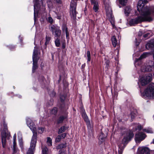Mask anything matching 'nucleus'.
I'll return each mask as SVG.
<instances>
[{"label":"nucleus","instance_id":"20","mask_svg":"<svg viewBox=\"0 0 154 154\" xmlns=\"http://www.w3.org/2000/svg\"><path fill=\"white\" fill-rule=\"evenodd\" d=\"M68 128V127H65L64 126L61 127L58 130V134H60L64 132Z\"/></svg>","mask_w":154,"mask_h":154},{"label":"nucleus","instance_id":"32","mask_svg":"<svg viewBox=\"0 0 154 154\" xmlns=\"http://www.w3.org/2000/svg\"><path fill=\"white\" fill-rule=\"evenodd\" d=\"M143 131L148 133H151L153 132L152 131L150 128L143 129Z\"/></svg>","mask_w":154,"mask_h":154},{"label":"nucleus","instance_id":"6","mask_svg":"<svg viewBox=\"0 0 154 154\" xmlns=\"http://www.w3.org/2000/svg\"><path fill=\"white\" fill-rule=\"evenodd\" d=\"M34 17L35 18L36 14H37L38 11L40 8H42L43 10H45V0H34Z\"/></svg>","mask_w":154,"mask_h":154},{"label":"nucleus","instance_id":"49","mask_svg":"<svg viewBox=\"0 0 154 154\" xmlns=\"http://www.w3.org/2000/svg\"><path fill=\"white\" fill-rule=\"evenodd\" d=\"M153 143H154V140H153Z\"/></svg>","mask_w":154,"mask_h":154},{"label":"nucleus","instance_id":"25","mask_svg":"<svg viewBox=\"0 0 154 154\" xmlns=\"http://www.w3.org/2000/svg\"><path fill=\"white\" fill-rule=\"evenodd\" d=\"M16 134H15L14 136V140L13 142V150H14V151H15V149H17V148L16 147V143L15 142V139L16 138Z\"/></svg>","mask_w":154,"mask_h":154},{"label":"nucleus","instance_id":"27","mask_svg":"<svg viewBox=\"0 0 154 154\" xmlns=\"http://www.w3.org/2000/svg\"><path fill=\"white\" fill-rule=\"evenodd\" d=\"M119 3L122 5H125L126 4L128 0H118Z\"/></svg>","mask_w":154,"mask_h":154},{"label":"nucleus","instance_id":"46","mask_svg":"<svg viewBox=\"0 0 154 154\" xmlns=\"http://www.w3.org/2000/svg\"><path fill=\"white\" fill-rule=\"evenodd\" d=\"M151 154H154V151L152 152H151Z\"/></svg>","mask_w":154,"mask_h":154},{"label":"nucleus","instance_id":"30","mask_svg":"<svg viewBox=\"0 0 154 154\" xmlns=\"http://www.w3.org/2000/svg\"><path fill=\"white\" fill-rule=\"evenodd\" d=\"M57 108L56 107L54 108L51 110L50 111V113L51 114H55L57 113Z\"/></svg>","mask_w":154,"mask_h":154},{"label":"nucleus","instance_id":"33","mask_svg":"<svg viewBox=\"0 0 154 154\" xmlns=\"http://www.w3.org/2000/svg\"><path fill=\"white\" fill-rule=\"evenodd\" d=\"M61 139V137L60 135H58L56 137L55 141L56 143H58L60 142Z\"/></svg>","mask_w":154,"mask_h":154},{"label":"nucleus","instance_id":"28","mask_svg":"<svg viewBox=\"0 0 154 154\" xmlns=\"http://www.w3.org/2000/svg\"><path fill=\"white\" fill-rule=\"evenodd\" d=\"M66 146V144H61L59 145H58L56 147V149H61L64 147H65Z\"/></svg>","mask_w":154,"mask_h":154},{"label":"nucleus","instance_id":"4","mask_svg":"<svg viewBox=\"0 0 154 154\" xmlns=\"http://www.w3.org/2000/svg\"><path fill=\"white\" fill-rule=\"evenodd\" d=\"M105 7L106 13L107 18L111 23L113 27H114V18L112 14L111 8L110 7L108 0H103Z\"/></svg>","mask_w":154,"mask_h":154},{"label":"nucleus","instance_id":"19","mask_svg":"<svg viewBox=\"0 0 154 154\" xmlns=\"http://www.w3.org/2000/svg\"><path fill=\"white\" fill-rule=\"evenodd\" d=\"M66 118V116H61L57 120V123L58 124L63 123V120Z\"/></svg>","mask_w":154,"mask_h":154},{"label":"nucleus","instance_id":"8","mask_svg":"<svg viewBox=\"0 0 154 154\" xmlns=\"http://www.w3.org/2000/svg\"><path fill=\"white\" fill-rule=\"evenodd\" d=\"M4 129L3 131L1 132L2 140V146L5 147V145L6 139H8L10 136V134L8 132L7 126V124L5 122L3 124Z\"/></svg>","mask_w":154,"mask_h":154},{"label":"nucleus","instance_id":"10","mask_svg":"<svg viewBox=\"0 0 154 154\" xmlns=\"http://www.w3.org/2000/svg\"><path fill=\"white\" fill-rule=\"evenodd\" d=\"M154 62L149 60L146 63L144 66L142 67V71L145 72L152 71L154 68Z\"/></svg>","mask_w":154,"mask_h":154},{"label":"nucleus","instance_id":"3","mask_svg":"<svg viewBox=\"0 0 154 154\" xmlns=\"http://www.w3.org/2000/svg\"><path fill=\"white\" fill-rule=\"evenodd\" d=\"M134 136V134L131 131H127L124 134V137L122 140V143L118 144L119 148L121 151H119V154H122V149L124 148L125 145L131 140Z\"/></svg>","mask_w":154,"mask_h":154},{"label":"nucleus","instance_id":"7","mask_svg":"<svg viewBox=\"0 0 154 154\" xmlns=\"http://www.w3.org/2000/svg\"><path fill=\"white\" fill-rule=\"evenodd\" d=\"M152 77V74L149 73L143 76L139 80V82H138V84L139 85L141 92L142 91V89L140 85L142 86H144L146 85L151 81Z\"/></svg>","mask_w":154,"mask_h":154},{"label":"nucleus","instance_id":"47","mask_svg":"<svg viewBox=\"0 0 154 154\" xmlns=\"http://www.w3.org/2000/svg\"><path fill=\"white\" fill-rule=\"evenodd\" d=\"M153 76H154V73H153Z\"/></svg>","mask_w":154,"mask_h":154},{"label":"nucleus","instance_id":"18","mask_svg":"<svg viewBox=\"0 0 154 154\" xmlns=\"http://www.w3.org/2000/svg\"><path fill=\"white\" fill-rule=\"evenodd\" d=\"M131 10V8L130 6H127L125 7L124 9V13L125 15L128 16L130 13Z\"/></svg>","mask_w":154,"mask_h":154},{"label":"nucleus","instance_id":"36","mask_svg":"<svg viewBox=\"0 0 154 154\" xmlns=\"http://www.w3.org/2000/svg\"><path fill=\"white\" fill-rule=\"evenodd\" d=\"M48 7L49 8H51L52 6V3L51 1H49L47 2Z\"/></svg>","mask_w":154,"mask_h":154},{"label":"nucleus","instance_id":"17","mask_svg":"<svg viewBox=\"0 0 154 154\" xmlns=\"http://www.w3.org/2000/svg\"><path fill=\"white\" fill-rule=\"evenodd\" d=\"M133 131H135L137 130H140L143 127L140 125L136 123L133 125Z\"/></svg>","mask_w":154,"mask_h":154},{"label":"nucleus","instance_id":"45","mask_svg":"<svg viewBox=\"0 0 154 154\" xmlns=\"http://www.w3.org/2000/svg\"><path fill=\"white\" fill-rule=\"evenodd\" d=\"M55 2H56L57 3H60L61 1L60 0H54Z\"/></svg>","mask_w":154,"mask_h":154},{"label":"nucleus","instance_id":"43","mask_svg":"<svg viewBox=\"0 0 154 154\" xmlns=\"http://www.w3.org/2000/svg\"><path fill=\"white\" fill-rule=\"evenodd\" d=\"M13 154H18L17 153V149H15V151H14V150H13Z\"/></svg>","mask_w":154,"mask_h":154},{"label":"nucleus","instance_id":"31","mask_svg":"<svg viewBox=\"0 0 154 154\" xmlns=\"http://www.w3.org/2000/svg\"><path fill=\"white\" fill-rule=\"evenodd\" d=\"M64 28L65 29L63 28L62 29V30H63V32L65 31V32H66V38H69V32H68L67 28L66 27H65Z\"/></svg>","mask_w":154,"mask_h":154},{"label":"nucleus","instance_id":"37","mask_svg":"<svg viewBox=\"0 0 154 154\" xmlns=\"http://www.w3.org/2000/svg\"><path fill=\"white\" fill-rule=\"evenodd\" d=\"M105 138V137H103V134H101L100 135L99 137V140H101V141H103L104 140Z\"/></svg>","mask_w":154,"mask_h":154},{"label":"nucleus","instance_id":"2","mask_svg":"<svg viewBox=\"0 0 154 154\" xmlns=\"http://www.w3.org/2000/svg\"><path fill=\"white\" fill-rule=\"evenodd\" d=\"M26 123L27 125L29 127L33 133L29 148L26 154H33L34 148L36 142L37 131L35 125L32 120L29 118L26 119Z\"/></svg>","mask_w":154,"mask_h":154},{"label":"nucleus","instance_id":"21","mask_svg":"<svg viewBox=\"0 0 154 154\" xmlns=\"http://www.w3.org/2000/svg\"><path fill=\"white\" fill-rule=\"evenodd\" d=\"M112 41L113 45L115 47L117 45V41L115 36H113L112 38Z\"/></svg>","mask_w":154,"mask_h":154},{"label":"nucleus","instance_id":"39","mask_svg":"<svg viewBox=\"0 0 154 154\" xmlns=\"http://www.w3.org/2000/svg\"><path fill=\"white\" fill-rule=\"evenodd\" d=\"M48 22L51 24L53 23V20L52 18L50 17H48Z\"/></svg>","mask_w":154,"mask_h":154},{"label":"nucleus","instance_id":"44","mask_svg":"<svg viewBox=\"0 0 154 154\" xmlns=\"http://www.w3.org/2000/svg\"><path fill=\"white\" fill-rule=\"evenodd\" d=\"M59 154H66L65 152L62 151L61 150H60L59 151Z\"/></svg>","mask_w":154,"mask_h":154},{"label":"nucleus","instance_id":"48","mask_svg":"<svg viewBox=\"0 0 154 154\" xmlns=\"http://www.w3.org/2000/svg\"><path fill=\"white\" fill-rule=\"evenodd\" d=\"M153 118H154V116H153Z\"/></svg>","mask_w":154,"mask_h":154},{"label":"nucleus","instance_id":"12","mask_svg":"<svg viewBox=\"0 0 154 154\" xmlns=\"http://www.w3.org/2000/svg\"><path fill=\"white\" fill-rule=\"evenodd\" d=\"M146 137L145 135L143 133L140 132L135 135V140L136 142L139 143L144 139Z\"/></svg>","mask_w":154,"mask_h":154},{"label":"nucleus","instance_id":"35","mask_svg":"<svg viewBox=\"0 0 154 154\" xmlns=\"http://www.w3.org/2000/svg\"><path fill=\"white\" fill-rule=\"evenodd\" d=\"M44 129L42 128H39L38 129V133L40 134H42L44 131Z\"/></svg>","mask_w":154,"mask_h":154},{"label":"nucleus","instance_id":"16","mask_svg":"<svg viewBox=\"0 0 154 154\" xmlns=\"http://www.w3.org/2000/svg\"><path fill=\"white\" fill-rule=\"evenodd\" d=\"M82 116L85 121L86 122L88 126L90 125V122L88 119V116L85 112H83L82 114Z\"/></svg>","mask_w":154,"mask_h":154},{"label":"nucleus","instance_id":"40","mask_svg":"<svg viewBox=\"0 0 154 154\" xmlns=\"http://www.w3.org/2000/svg\"><path fill=\"white\" fill-rule=\"evenodd\" d=\"M60 136L61 138H64L66 136V134L65 133H63L60 135Z\"/></svg>","mask_w":154,"mask_h":154},{"label":"nucleus","instance_id":"38","mask_svg":"<svg viewBox=\"0 0 154 154\" xmlns=\"http://www.w3.org/2000/svg\"><path fill=\"white\" fill-rule=\"evenodd\" d=\"M60 100L62 102H63L65 100V96L61 95L60 97Z\"/></svg>","mask_w":154,"mask_h":154},{"label":"nucleus","instance_id":"5","mask_svg":"<svg viewBox=\"0 0 154 154\" xmlns=\"http://www.w3.org/2000/svg\"><path fill=\"white\" fill-rule=\"evenodd\" d=\"M141 95L144 97L154 98V83H152L149 84Z\"/></svg>","mask_w":154,"mask_h":154},{"label":"nucleus","instance_id":"14","mask_svg":"<svg viewBox=\"0 0 154 154\" xmlns=\"http://www.w3.org/2000/svg\"><path fill=\"white\" fill-rule=\"evenodd\" d=\"M91 3L93 5V9L95 12L98 11L99 5L98 2L96 0H91Z\"/></svg>","mask_w":154,"mask_h":154},{"label":"nucleus","instance_id":"9","mask_svg":"<svg viewBox=\"0 0 154 154\" xmlns=\"http://www.w3.org/2000/svg\"><path fill=\"white\" fill-rule=\"evenodd\" d=\"M49 29L52 32L53 34H54L55 38H60L61 35V30L57 27L52 25L49 26Z\"/></svg>","mask_w":154,"mask_h":154},{"label":"nucleus","instance_id":"15","mask_svg":"<svg viewBox=\"0 0 154 154\" xmlns=\"http://www.w3.org/2000/svg\"><path fill=\"white\" fill-rule=\"evenodd\" d=\"M146 48L147 49L154 48V39L146 44Z\"/></svg>","mask_w":154,"mask_h":154},{"label":"nucleus","instance_id":"26","mask_svg":"<svg viewBox=\"0 0 154 154\" xmlns=\"http://www.w3.org/2000/svg\"><path fill=\"white\" fill-rule=\"evenodd\" d=\"M42 154H48V149L46 146L42 147Z\"/></svg>","mask_w":154,"mask_h":154},{"label":"nucleus","instance_id":"11","mask_svg":"<svg viewBox=\"0 0 154 154\" xmlns=\"http://www.w3.org/2000/svg\"><path fill=\"white\" fill-rule=\"evenodd\" d=\"M37 51L35 49V47L33 52L32 55V60H33V66L32 68V72H34L36 69L38 68L37 61L38 59L37 58Z\"/></svg>","mask_w":154,"mask_h":154},{"label":"nucleus","instance_id":"23","mask_svg":"<svg viewBox=\"0 0 154 154\" xmlns=\"http://www.w3.org/2000/svg\"><path fill=\"white\" fill-rule=\"evenodd\" d=\"M86 54L88 58L87 63H89V62L91 60V56L90 51H88L87 52Z\"/></svg>","mask_w":154,"mask_h":154},{"label":"nucleus","instance_id":"42","mask_svg":"<svg viewBox=\"0 0 154 154\" xmlns=\"http://www.w3.org/2000/svg\"><path fill=\"white\" fill-rule=\"evenodd\" d=\"M149 33H146L144 35V38H148L150 37V36H149Z\"/></svg>","mask_w":154,"mask_h":154},{"label":"nucleus","instance_id":"34","mask_svg":"<svg viewBox=\"0 0 154 154\" xmlns=\"http://www.w3.org/2000/svg\"><path fill=\"white\" fill-rule=\"evenodd\" d=\"M50 40V37L46 36V42H45V44L46 45L48 44L49 43Z\"/></svg>","mask_w":154,"mask_h":154},{"label":"nucleus","instance_id":"51","mask_svg":"<svg viewBox=\"0 0 154 154\" xmlns=\"http://www.w3.org/2000/svg\"><path fill=\"white\" fill-rule=\"evenodd\" d=\"M20 97H21V96L20 95Z\"/></svg>","mask_w":154,"mask_h":154},{"label":"nucleus","instance_id":"22","mask_svg":"<svg viewBox=\"0 0 154 154\" xmlns=\"http://www.w3.org/2000/svg\"><path fill=\"white\" fill-rule=\"evenodd\" d=\"M151 53L150 52H145L140 57V59H141L143 58H145L148 56L149 55L151 54Z\"/></svg>","mask_w":154,"mask_h":154},{"label":"nucleus","instance_id":"13","mask_svg":"<svg viewBox=\"0 0 154 154\" xmlns=\"http://www.w3.org/2000/svg\"><path fill=\"white\" fill-rule=\"evenodd\" d=\"M149 152L147 147H140L138 148L137 154H149Z\"/></svg>","mask_w":154,"mask_h":154},{"label":"nucleus","instance_id":"1","mask_svg":"<svg viewBox=\"0 0 154 154\" xmlns=\"http://www.w3.org/2000/svg\"><path fill=\"white\" fill-rule=\"evenodd\" d=\"M147 2V0H139L137 6V9L140 15L130 20L129 23L131 26L143 21L150 22L152 20V17L154 15V7H145V5Z\"/></svg>","mask_w":154,"mask_h":154},{"label":"nucleus","instance_id":"24","mask_svg":"<svg viewBox=\"0 0 154 154\" xmlns=\"http://www.w3.org/2000/svg\"><path fill=\"white\" fill-rule=\"evenodd\" d=\"M59 38H55V43L56 46L57 47H59L60 45V41Z\"/></svg>","mask_w":154,"mask_h":154},{"label":"nucleus","instance_id":"50","mask_svg":"<svg viewBox=\"0 0 154 154\" xmlns=\"http://www.w3.org/2000/svg\"><path fill=\"white\" fill-rule=\"evenodd\" d=\"M131 118H132V116H131Z\"/></svg>","mask_w":154,"mask_h":154},{"label":"nucleus","instance_id":"41","mask_svg":"<svg viewBox=\"0 0 154 154\" xmlns=\"http://www.w3.org/2000/svg\"><path fill=\"white\" fill-rule=\"evenodd\" d=\"M109 61L108 60H107L106 61L105 63V64L106 65V67L108 68L109 66Z\"/></svg>","mask_w":154,"mask_h":154},{"label":"nucleus","instance_id":"29","mask_svg":"<svg viewBox=\"0 0 154 154\" xmlns=\"http://www.w3.org/2000/svg\"><path fill=\"white\" fill-rule=\"evenodd\" d=\"M47 143L48 146H51L52 145V140L50 137H47Z\"/></svg>","mask_w":154,"mask_h":154}]
</instances>
